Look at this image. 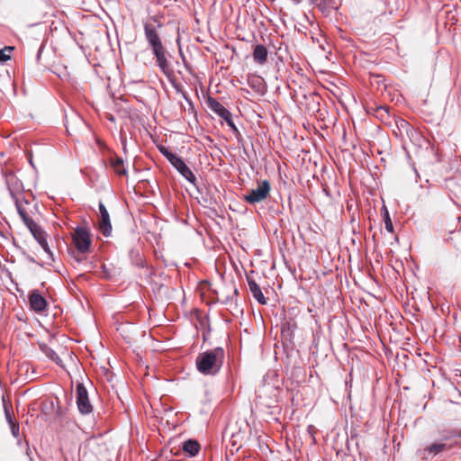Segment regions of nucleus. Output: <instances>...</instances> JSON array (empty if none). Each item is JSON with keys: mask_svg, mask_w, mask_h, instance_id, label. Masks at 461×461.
I'll use <instances>...</instances> for the list:
<instances>
[{"mask_svg": "<svg viewBox=\"0 0 461 461\" xmlns=\"http://www.w3.org/2000/svg\"><path fill=\"white\" fill-rule=\"evenodd\" d=\"M223 359L224 350L218 347L199 354L196 358V366L198 371L203 375H215L220 371Z\"/></svg>", "mask_w": 461, "mask_h": 461, "instance_id": "1", "label": "nucleus"}, {"mask_svg": "<svg viewBox=\"0 0 461 461\" xmlns=\"http://www.w3.org/2000/svg\"><path fill=\"white\" fill-rule=\"evenodd\" d=\"M72 238L75 247L79 252L86 253L89 251L91 247V238L86 228H76L72 234Z\"/></svg>", "mask_w": 461, "mask_h": 461, "instance_id": "2", "label": "nucleus"}, {"mask_svg": "<svg viewBox=\"0 0 461 461\" xmlns=\"http://www.w3.org/2000/svg\"><path fill=\"white\" fill-rule=\"evenodd\" d=\"M270 192V184L268 181L264 180L258 184L257 188L251 189L247 194H245V200L249 203H256L265 200Z\"/></svg>", "mask_w": 461, "mask_h": 461, "instance_id": "3", "label": "nucleus"}, {"mask_svg": "<svg viewBox=\"0 0 461 461\" xmlns=\"http://www.w3.org/2000/svg\"><path fill=\"white\" fill-rule=\"evenodd\" d=\"M77 404L79 411L82 414H88L93 411L92 404L90 403L87 391L82 384L77 385Z\"/></svg>", "mask_w": 461, "mask_h": 461, "instance_id": "4", "label": "nucleus"}, {"mask_svg": "<svg viewBox=\"0 0 461 461\" xmlns=\"http://www.w3.org/2000/svg\"><path fill=\"white\" fill-rule=\"evenodd\" d=\"M144 31L146 40L148 41L149 45L151 47L152 51L164 48L156 27L153 24L145 23Z\"/></svg>", "mask_w": 461, "mask_h": 461, "instance_id": "5", "label": "nucleus"}, {"mask_svg": "<svg viewBox=\"0 0 461 461\" xmlns=\"http://www.w3.org/2000/svg\"><path fill=\"white\" fill-rule=\"evenodd\" d=\"M31 226L28 228L35 240L38 241V243L41 245V247L43 249V250L50 254V249L48 245L46 234L43 231V230L35 222V221H30L29 222Z\"/></svg>", "mask_w": 461, "mask_h": 461, "instance_id": "6", "label": "nucleus"}, {"mask_svg": "<svg viewBox=\"0 0 461 461\" xmlns=\"http://www.w3.org/2000/svg\"><path fill=\"white\" fill-rule=\"evenodd\" d=\"M99 212H100V221H99V230L105 236H110L112 232V224L110 221L109 213L105 208V206L100 203H99Z\"/></svg>", "mask_w": 461, "mask_h": 461, "instance_id": "7", "label": "nucleus"}, {"mask_svg": "<svg viewBox=\"0 0 461 461\" xmlns=\"http://www.w3.org/2000/svg\"><path fill=\"white\" fill-rule=\"evenodd\" d=\"M29 303L31 308L37 312H42L47 307V302L45 298L40 294L38 290H33L30 294Z\"/></svg>", "mask_w": 461, "mask_h": 461, "instance_id": "8", "label": "nucleus"}, {"mask_svg": "<svg viewBox=\"0 0 461 461\" xmlns=\"http://www.w3.org/2000/svg\"><path fill=\"white\" fill-rule=\"evenodd\" d=\"M449 449L450 446L445 443H433L420 450V454L422 456V458H428L429 456H434L443 451H447Z\"/></svg>", "mask_w": 461, "mask_h": 461, "instance_id": "9", "label": "nucleus"}, {"mask_svg": "<svg viewBox=\"0 0 461 461\" xmlns=\"http://www.w3.org/2000/svg\"><path fill=\"white\" fill-rule=\"evenodd\" d=\"M188 182L191 184H195L196 177L189 168V167L185 163V161L179 158L175 163L172 165Z\"/></svg>", "mask_w": 461, "mask_h": 461, "instance_id": "10", "label": "nucleus"}, {"mask_svg": "<svg viewBox=\"0 0 461 461\" xmlns=\"http://www.w3.org/2000/svg\"><path fill=\"white\" fill-rule=\"evenodd\" d=\"M207 106L217 115L221 117L222 119L224 117H228L230 115V111L226 109L220 102H218L216 99L209 97L206 101Z\"/></svg>", "mask_w": 461, "mask_h": 461, "instance_id": "11", "label": "nucleus"}, {"mask_svg": "<svg viewBox=\"0 0 461 461\" xmlns=\"http://www.w3.org/2000/svg\"><path fill=\"white\" fill-rule=\"evenodd\" d=\"M153 53L156 57L158 66L160 68L164 74L168 75L170 68L166 57L165 49L162 48L160 50H153Z\"/></svg>", "mask_w": 461, "mask_h": 461, "instance_id": "12", "label": "nucleus"}, {"mask_svg": "<svg viewBox=\"0 0 461 461\" xmlns=\"http://www.w3.org/2000/svg\"><path fill=\"white\" fill-rule=\"evenodd\" d=\"M153 53L156 57L158 66L160 68L164 74L168 75L170 68L166 57L165 49L162 48L160 50H153Z\"/></svg>", "mask_w": 461, "mask_h": 461, "instance_id": "13", "label": "nucleus"}, {"mask_svg": "<svg viewBox=\"0 0 461 461\" xmlns=\"http://www.w3.org/2000/svg\"><path fill=\"white\" fill-rule=\"evenodd\" d=\"M153 53L156 57L158 66L160 68L164 74L168 75L170 68L166 57L165 49L162 48L160 50H153Z\"/></svg>", "mask_w": 461, "mask_h": 461, "instance_id": "14", "label": "nucleus"}, {"mask_svg": "<svg viewBox=\"0 0 461 461\" xmlns=\"http://www.w3.org/2000/svg\"><path fill=\"white\" fill-rule=\"evenodd\" d=\"M249 85L258 94L264 95L266 92V84L263 77L259 76H250L248 79Z\"/></svg>", "mask_w": 461, "mask_h": 461, "instance_id": "15", "label": "nucleus"}, {"mask_svg": "<svg viewBox=\"0 0 461 461\" xmlns=\"http://www.w3.org/2000/svg\"><path fill=\"white\" fill-rule=\"evenodd\" d=\"M267 50L264 45L258 44L253 50V59L259 65H263L267 60Z\"/></svg>", "mask_w": 461, "mask_h": 461, "instance_id": "16", "label": "nucleus"}, {"mask_svg": "<svg viewBox=\"0 0 461 461\" xmlns=\"http://www.w3.org/2000/svg\"><path fill=\"white\" fill-rule=\"evenodd\" d=\"M248 285L249 287V291L253 294L254 298L261 304H266L267 300L263 295V293L259 287V285L253 279L248 280Z\"/></svg>", "mask_w": 461, "mask_h": 461, "instance_id": "17", "label": "nucleus"}, {"mask_svg": "<svg viewBox=\"0 0 461 461\" xmlns=\"http://www.w3.org/2000/svg\"><path fill=\"white\" fill-rule=\"evenodd\" d=\"M183 450L190 456H194L200 450V445L197 441L189 439L184 443Z\"/></svg>", "mask_w": 461, "mask_h": 461, "instance_id": "18", "label": "nucleus"}, {"mask_svg": "<svg viewBox=\"0 0 461 461\" xmlns=\"http://www.w3.org/2000/svg\"><path fill=\"white\" fill-rule=\"evenodd\" d=\"M312 4L316 5L322 13L329 14L333 8V0H310Z\"/></svg>", "mask_w": 461, "mask_h": 461, "instance_id": "19", "label": "nucleus"}, {"mask_svg": "<svg viewBox=\"0 0 461 461\" xmlns=\"http://www.w3.org/2000/svg\"><path fill=\"white\" fill-rule=\"evenodd\" d=\"M111 165L117 175H126V169L124 167L123 160L122 158H116L112 159Z\"/></svg>", "mask_w": 461, "mask_h": 461, "instance_id": "20", "label": "nucleus"}, {"mask_svg": "<svg viewBox=\"0 0 461 461\" xmlns=\"http://www.w3.org/2000/svg\"><path fill=\"white\" fill-rule=\"evenodd\" d=\"M13 47H5L4 49L0 50V60L2 62H5L10 59V53L13 51Z\"/></svg>", "mask_w": 461, "mask_h": 461, "instance_id": "21", "label": "nucleus"}, {"mask_svg": "<svg viewBox=\"0 0 461 461\" xmlns=\"http://www.w3.org/2000/svg\"><path fill=\"white\" fill-rule=\"evenodd\" d=\"M4 409H5V418H6V420L8 422V424H12V423H14L16 422L13 417H12V411H11V409H12V406L11 405H7L5 402H4Z\"/></svg>", "mask_w": 461, "mask_h": 461, "instance_id": "22", "label": "nucleus"}, {"mask_svg": "<svg viewBox=\"0 0 461 461\" xmlns=\"http://www.w3.org/2000/svg\"><path fill=\"white\" fill-rule=\"evenodd\" d=\"M18 212H19L23 221L29 228L31 226V224L29 222L30 221H34L27 215V213H26L24 209H22L21 207H18Z\"/></svg>", "mask_w": 461, "mask_h": 461, "instance_id": "23", "label": "nucleus"}, {"mask_svg": "<svg viewBox=\"0 0 461 461\" xmlns=\"http://www.w3.org/2000/svg\"><path fill=\"white\" fill-rule=\"evenodd\" d=\"M384 227H385V230H388L389 232L393 231V222H392L389 213L387 212H386L385 219H384Z\"/></svg>", "mask_w": 461, "mask_h": 461, "instance_id": "24", "label": "nucleus"}, {"mask_svg": "<svg viewBox=\"0 0 461 461\" xmlns=\"http://www.w3.org/2000/svg\"><path fill=\"white\" fill-rule=\"evenodd\" d=\"M45 353L50 359H52L56 363H59V361L60 360L59 357L50 348H48L45 351Z\"/></svg>", "mask_w": 461, "mask_h": 461, "instance_id": "25", "label": "nucleus"}, {"mask_svg": "<svg viewBox=\"0 0 461 461\" xmlns=\"http://www.w3.org/2000/svg\"><path fill=\"white\" fill-rule=\"evenodd\" d=\"M165 157L171 163V165H173L175 161H176L180 158L176 154L171 152L170 150H168V152L165 154Z\"/></svg>", "mask_w": 461, "mask_h": 461, "instance_id": "26", "label": "nucleus"}, {"mask_svg": "<svg viewBox=\"0 0 461 461\" xmlns=\"http://www.w3.org/2000/svg\"><path fill=\"white\" fill-rule=\"evenodd\" d=\"M11 432L14 438L19 437V424L17 422L9 424Z\"/></svg>", "mask_w": 461, "mask_h": 461, "instance_id": "27", "label": "nucleus"}, {"mask_svg": "<svg viewBox=\"0 0 461 461\" xmlns=\"http://www.w3.org/2000/svg\"><path fill=\"white\" fill-rule=\"evenodd\" d=\"M223 119L227 122V124L231 128V130L233 131H238V129H237L236 125L234 124V122L232 121V116H231L230 113V115L228 117H224Z\"/></svg>", "mask_w": 461, "mask_h": 461, "instance_id": "28", "label": "nucleus"}, {"mask_svg": "<svg viewBox=\"0 0 461 461\" xmlns=\"http://www.w3.org/2000/svg\"><path fill=\"white\" fill-rule=\"evenodd\" d=\"M223 119L227 122V124L231 128V130L233 131H238V129H237L236 125L234 124V122L232 121V116H231L230 113V115L228 117H224Z\"/></svg>", "mask_w": 461, "mask_h": 461, "instance_id": "29", "label": "nucleus"}, {"mask_svg": "<svg viewBox=\"0 0 461 461\" xmlns=\"http://www.w3.org/2000/svg\"><path fill=\"white\" fill-rule=\"evenodd\" d=\"M376 112H377V113H379V114L383 117V116H384V115H383V113H388V110H387V108H386V107L380 106V107H378V109H377V111H376Z\"/></svg>", "mask_w": 461, "mask_h": 461, "instance_id": "30", "label": "nucleus"}, {"mask_svg": "<svg viewBox=\"0 0 461 461\" xmlns=\"http://www.w3.org/2000/svg\"><path fill=\"white\" fill-rule=\"evenodd\" d=\"M158 150L163 156H165V154L167 153L169 149L165 146H159Z\"/></svg>", "mask_w": 461, "mask_h": 461, "instance_id": "31", "label": "nucleus"}, {"mask_svg": "<svg viewBox=\"0 0 461 461\" xmlns=\"http://www.w3.org/2000/svg\"><path fill=\"white\" fill-rule=\"evenodd\" d=\"M457 436L461 437V430L457 433Z\"/></svg>", "mask_w": 461, "mask_h": 461, "instance_id": "32", "label": "nucleus"}]
</instances>
